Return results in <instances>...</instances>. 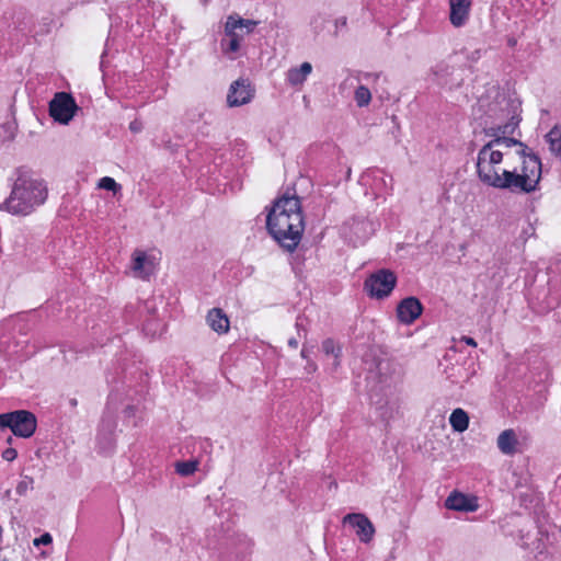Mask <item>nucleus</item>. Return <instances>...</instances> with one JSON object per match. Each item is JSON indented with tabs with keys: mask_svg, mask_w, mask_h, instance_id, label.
<instances>
[{
	"mask_svg": "<svg viewBox=\"0 0 561 561\" xmlns=\"http://www.w3.org/2000/svg\"><path fill=\"white\" fill-rule=\"evenodd\" d=\"M506 153L483 146L477 157L476 168L479 180L489 186L508 190L513 193H531L537 190L541 179V161L537 156L525 158L520 170H507L502 167Z\"/></svg>",
	"mask_w": 561,
	"mask_h": 561,
	"instance_id": "1",
	"label": "nucleus"
},
{
	"mask_svg": "<svg viewBox=\"0 0 561 561\" xmlns=\"http://www.w3.org/2000/svg\"><path fill=\"white\" fill-rule=\"evenodd\" d=\"M47 195L48 190L43 180L20 173L9 197L0 205V210L14 216H27L45 203Z\"/></svg>",
	"mask_w": 561,
	"mask_h": 561,
	"instance_id": "2",
	"label": "nucleus"
},
{
	"mask_svg": "<svg viewBox=\"0 0 561 561\" xmlns=\"http://www.w3.org/2000/svg\"><path fill=\"white\" fill-rule=\"evenodd\" d=\"M288 211L290 215H283L282 211L268 214L266 226L273 238L287 251H294L301 240L305 229L300 202H289Z\"/></svg>",
	"mask_w": 561,
	"mask_h": 561,
	"instance_id": "3",
	"label": "nucleus"
},
{
	"mask_svg": "<svg viewBox=\"0 0 561 561\" xmlns=\"http://www.w3.org/2000/svg\"><path fill=\"white\" fill-rule=\"evenodd\" d=\"M519 121L520 119L514 115L506 124L486 129V135L490 136L492 139L488 141L484 146H491V150H502L506 154V149L517 147L516 152L522 159V163L525 161V158L536 156L531 151H528V147L525 144L507 136L516 129V127L519 124Z\"/></svg>",
	"mask_w": 561,
	"mask_h": 561,
	"instance_id": "4",
	"label": "nucleus"
},
{
	"mask_svg": "<svg viewBox=\"0 0 561 561\" xmlns=\"http://www.w3.org/2000/svg\"><path fill=\"white\" fill-rule=\"evenodd\" d=\"M4 427H9L11 432L22 438L31 437L37 427V420L34 413L27 410H16L3 413Z\"/></svg>",
	"mask_w": 561,
	"mask_h": 561,
	"instance_id": "5",
	"label": "nucleus"
},
{
	"mask_svg": "<svg viewBox=\"0 0 561 561\" xmlns=\"http://www.w3.org/2000/svg\"><path fill=\"white\" fill-rule=\"evenodd\" d=\"M397 284V276L390 270H379L373 273L364 284L365 290L370 297L382 299L388 297Z\"/></svg>",
	"mask_w": 561,
	"mask_h": 561,
	"instance_id": "6",
	"label": "nucleus"
},
{
	"mask_svg": "<svg viewBox=\"0 0 561 561\" xmlns=\"http://www.w3.org/2000/svg\"><path fill=\"white\" fill-rule=\"evenodd\" d=\"M75 99L66 93L58 92L49 103V114L58 123L67 125L78 111Z\"/></svg>",
	"mask_w": 561,
	"mask_h": 561,
	"instance_id": "7",
	"label": "nucleus"
},
{
	"mask_svg": "<svg viewBox=\"0 0 561 561\" xmlns=\"http://www.w3.org/2000/svg\"><path fill=\"white\" fill-rule=\"evenodd\" d=\"M375 231L374 224L366 218H354L343 227V234L354 244L364 243Z\"/></svg>",
	"mask_w": 561,
	"mask_h": 561,
	"instance_id": "8",
	"label": "nucleus"
},
{
	"mask_svg": "<svg viewBox=\"0 0 561 561\" xmlns=\"http://www.w3.org/2000/svg\"><path fill=\"white\" fill-rule=\"evenodd\" d=\"M343 523L350 524L356 529V535L362 542L367 543L371 541L375 535V527L366 515L362 513H351L344 516Z\"/></svg>",
	"mask_w": 561,
	"mask_h": 561,
	"instance_id": "9",
	"label": "nucleus"
},
{
	"mask_svg": "<svg viewBox=\"0 0 561 561\" xmlns=\"http://www.w3.org/2000/svg\"><path fill=\"white\" fill-rule=\"evenodd\" d=\"M252 98L253 90L251 89L249 81L245 79H238L230 85L227 102L229 106H240L249 103Z\"/></svg>",
	"mask_w": 561,
	"mask_h": 561,
	"instance_id": "10",
	"label": "nucleus"
},
{
	"mask_svg": "<svg viewBox=\"0 0 561 561\" xmlns=\"http://www.w3.org/2000/svg\"><path fill=\"white\" fill-rule=\"evenodd\" d=\"M373 362L368 366L370 378H378L380 382H387L396 374L397 368L392 360L388 358H377L374 354H368Z\"/></svg>",
	"mask_w": 561,
	"mask_h": 561,
	"instance_id": "11",
	"label": "nucleus"
},
{
	"mask_svg": "<svg viewBox=\"0 0 561 561\" xmlns=\"http://www.w3.org/2000/svg\"><path fill=\"white\" fill-rule=\"evenodd\" d=\"M423 311V306L416 297H407L397 307V316L404 324L413 323Z\"/></svg>",
	"mask_w": 561,
	"mask_h": 561,
	"instance_id": "12",
	"label": "nucleus"
},
{
	"mask_svg": "<svg viewBox=\"0 0 561 561\" xmlns=\"http://www.w3.org/2000/svg\"><path fill=\"white\" fill-rule=\"evenodd\" d=\"M496 445L501 453L507 456H512L520 451L517 434L512 428L503 431L497 436Z\"/></svg>",
	"mask_w": 561,
	"mask_h": 561,
	"instance_id": "13",
	"label": "nucleus"
},
{
	"mask_svg": "<svg viewBox=\"0 0 561 561\" xmlns=\"http://www.w3.org/2000/svg\"><path fill=\"white\" fill-rule=\"evenodd\" d=\"M450 4V22L454 26L459 27L465 24L469 15V0H449Z\"/></svg>",
	"mask_w": 561,
	"mask_h": 561,
	"instance_id": "14",
	"label": "nucleus"
},
{
	"mask_svg": "<svg viewBox=\"0 0 561 561\" xmlns=\"http://www.w3.org/2000/svg\"><path fill=\"white\" fill-rule=\"evenodd\" d=\"M133 271L137 277L146 279L153 272V263L145 252L136 250L133 254Z\"/></svg>",
	"mask_w": 561,
	"mask_h": 561,
	"instance_id": "15",
	"label": "nucleus"
},
{
	"mask_svg": "<svg viewBox=\"0 0 561 561\" xmlns=\"http://www.w3.org/2000/svg\"><path fill=\"white\" fill-rule=\"evenodd\" d=\"M207 324L218 334L229 331V319L220 308H213L206 317Z\"/></svg>",
	"mask_w": 561,
	"mask_h": 561,
	"instance_id": "16",
	"label": "nucleus"
},
{
	"mask_svg": "<svg viewBox=\"0 0 561 561\" xmlns=\"http://www.w3.org/2000/svg\"><path fill=\"white\" fill-rule=\"evenodd\" d=\"M445 506L448 510L459 512H473L477 510V505L473 504L465 494L453 492L445 501Z\"/></svg>",
	"mask_w": 561,
	"mask_h": 561,
	"instance_id": "17",
	"label": "nucleus"
},
{
	"mask_svg": "<svg viewBox=\"0 0 561 561\" xmlns=\"http://www.w3.org/2000/svg\"><path fill=\"white\" fill-rule=\"evenodd\" d=\"M311 71H312L311 64L306 61V62H302L300 65V67L290 68L287 71L286 78L290 85H293V87L301 85L306 81L307 77L311 73Z\"/></svg>",
	"mask_w": 561,
	"mask_h": 561,
	"instance_id": "18",
	"label": "nucleus"
},
{
	"mask_svg": "<svg viewBox=\"0 0 561 561\" xmlns=\"http://www.w3.org/2000/svg\"><path fill=\"white\" fill-rule=\"evenodd\" d=\"M545 139L549 145L550 152L561 159V125L554 126L546 136Z\"/></svg>",
	"mask_w": 561,
	"mask_h": 561,
	"instance_id": "19",
	"label": "nucleus"
},
{
	"mask_svg": "<svg viewBox=\"0 0 561 561\" xmlns=\"http://www.w3.org/2000/svg\"><path fill=\"white\" fill-rule=\"evenodd\" d=\"M454 72V68L449 67L448 65L440 62L436 65L432 69V73L435 77V81L439 85H453V82L448 79L449 76H451Z\"/></svg>",
	"mask_w": 561,
	"mask_h": 561,
	"instance_id": "20",
	"label": "nucleus"
},
{
	"mask_svg": "<svg viewBox=\"0 0 561 561\" xmlns=\"http://www.w3.org/2000/svg\"><path fill=\"white\" fill-rule=\"evenodd\" d=\"M449 423L456 432H465L469 426V416L462 409H455L449 417Z\"/></svg>",
	"mask_w": 561,
	"mask_h": 561,
	"instance_id": "21",
	"label": "nucleus"
},
{
	"mask_svg": "<svg viewBox=\"0 0 561 561\" xmlns=\"http://www.w3.org/2000/svg\"><path fill=\"white\" fill-rule=\"evenodd\" d=\"M289 202H300L295 192L293 194L289 192L284 193L278 199L275 201L268 214H276V211H282L283 215H290L287 209Z\"/></svg>",
	"mask_w": 561,
	"mask_h": 561,
	"instance_id": "22",
	"label": "nucleus"
},
{
	"mask_svg": "<svg viewBox=\"0 0 561 561\" xmlns=\"http://www.w3.org/2000/svg\"><path fill=\"white\" fill-rule=\"evenodd\" d=\"M240 44L241 43H239L236 39V36L232 38V37H227L225 35V37L221 38V41H220V48H221V51L224 55H226L229 59L233 60V59H236V54L240 49Z\"/></svg>",
	"mask_w": 561,
	"mask_h": 561,
	"instance_id": "23",
	"label": "nucleus"
},
{
	"mask_svg": "<svg viewBox=\"0 0 561 561\" xmlns=\"http://www.w3.org/2000/svg\"><path fill=\"white\" fill-rule=\"evenodd\" d=\"M322 351L325 355H333L334 360V367H337L340 365L339 358L341 356L342 350L339 345L335 344V342L332 339H325L322 342Z\"/></svg>",
	"mask_w": 561,
	"mask_h": 561,
	"instance_id": "24",
	"label": "nucleus"
},
{
	"mask_svg": "<svg viewBox=\"0 0 561 561\" xmlns=\"http://www.w3.org/2000/svg\"><path fill=\"white\" fill-rule=\"evenodd\" d=\"M225 35L227 37H234L236 39L241 43L247 35L245 32H241L239 27L234 24V20L232 18H227V21L225 23Z\"/></svg>",
	"mask_w": 561,
	"mask_h": 561,
	"instance_id": "25",
	"label": "nucleus"
},
{
	"mask_svg": "<svg viewBox=\"0 0 561 561\" xmlns=\"http://www.w3.org/2000/svg\"><path fill=\"white\" fill-rule=\"evenodd\" d=\"M228 18H232L234 20V24L239 27L241 32H245V34H251L255 26L259 24L257 21L247 20L240 18L238 14H231Z\"/></svg>",
	"mask_w": 561,
	"mask_h": 561,
	"instance_id": "26",
	"label": "nucleus"
},
{
	"mask_svg": "<svg viewBox=\"0 0 561 561\" xmlns=\"http://www.w3.org/2000/svg\"><path fill=\"white\" fill-rule=\"evenodd\" d=\"M354 99L359 107L367 106L371 101V93L365 85H359L355 90Z\"/></svg>",
	"mask_w": 561,
	"mask_h": 561,
	"instance_id": "27",
	"label": "nucleus"
},
{
	"mask_svg": "<svg viewBox=\"0 0 561 561\" xmlns=\"http://www.w3.org/2000/svg\"><path fill=\"white\" fill-rule=\"evenodd\" d=\"M197 461H179L175 463V471L183 477H188L197 470Z\"/></svg>",
	"mask_w": 561,
	"mask_h": 561,
	"instance_id": "28",
	"label": "nucleus"
},
{
	"mask_svg": "<svg viewBox=\"0 0 561 561\" xmlns=\"http://www.w3.org/2000/svg\"><path fill=\"white\" fill-rule=\"evenodd\" d=\"M34 480L31 477H24L23 480L19 482L16 485V493L20 495H25L27 491L33 489Z\"/></svg>",
	"mask_w": 561,
	"mask_h": 561,
	"instance_id": "29",
	"label": "nucleus"
},
{
	"mask_svg": "<svg viewBox=\"0 0 561 561\" xmlns=\"http://www.w3.org/2000/svg\"><path fill=\"white\" fill-rule=\"evenodd\" d=\"M99 187L112 191L114 193L121 188V186L115 182V180L108 176H104L100 180Z\"/></svg>",
	"mask_w": 561,
	"mask_h": 561,
	"instance_id": "30",
	"label": "nucleus"
},
{
	"mask_svg": "<svg viewBox=\"0 0 561 561\" xmlns=\"http://www.w3.org/2000/svg\"><path fill=\"white\" fill-rule=\"evenodd\" d=\"M18 456V451L14 448H7L2 453V458L7 461H13Z\"/></svg>",
	"mask_w": 561,
	"mask_h": 561,
	"instance_id": "31",
	"label": "nucleus"
},
{
	"mask_svg": "<svg viewBox=\"0 0 561 561\" xmlns=\"http://www.w3.org/2000/svg\"><path fill=\"white\" fill-rule=\"evenodd\" d=\"M50 542H51V536H50L48 533H46V534L42 535L39 538H36V539L34 540V545H35V546H38V545H48V543H50Z\"/></svg>",
	"mask_w": 561,
	"mask_h": 561,
	"instance_id": "32",
	"label": "nucleus"
},
{
	"mask_svg": "<svg viewBox=\"0 0 561 561\" xmlns=\"http://www.w3.org/2000/svg\"><path fill=\"white\" fill-rule=\"evenodd\" d=\"M318 369V366L314 362H312L311 359H308L307 360V365L305 367V371L308 374V375H312L317 371Z\"/></svg>",
	"mask_w": 561,
	"mask_h": 561,
	"instance_id": "33",
	"label": "nucleus"
},
{
	"mask_svg": "<svg viewBox=\"0 0 561 561\" xmlns=\"http://www.w3.org/2000/svg\"><path fill=\"white\" fill-rule=\"evenodd\" d=\"M142 128V125L140 122L138 121H134L129 124V129L133 131V133H139Z\"/></svg>",
	"mask_w": 561,
	"mask_h": 561,
	"instance_id": "34",
	"label": "nucleus"
},
{
	"mask_svg": "<svg viewBox=\"0 0 561 561\" xmlns=\"http://www.w3.org/2000/svg\"><path fill=\"white\" fill-rule=\"evenodd\" d=\"M461 341H463L466 344H468L470 346H473V347L477 346V342L470 336H462Z\"/></svg>",
	"mask_w": 561,
	"mask_h": 561,
	"instance_id": "35",
	"label": "nucleus"
},
{
	"mask_svg": "<svg viewBox=\"0 0 561 561\" xmlns=\"http://www.w3.org/2000/svg\"><path fill=\"white\" fill-rule=\"evenodd\" d=\"M288 345H289L290 347H293V348H297V347H298V341H297V339H295V337L289 339V340H288Z\"/></svg>",
	"mask_w": 561,
	"mask_h": 561,
	"instance_id": "36",
	"label": "nucleus"
},
{
	"mask_svg": "<svg viewBox=\"0 0 561 561\" xmlns=\"http://www.w3.org/2000/svg\"><path fill=\"white\" fill-rule=\"evenodd\" d=\"M300 355H301V357H302L304 359H306V360L310 359V358H309V352H308V350H307L306 347H304V348L301 350Z\"/></svg>",
	"mask_w": 561,
	"mask_h": 561,
	"instance_id": "37",
	"label": "nucleus"
},
{
	"mask_svg": "<svg viewBox=\"0 0 561 561\" xmlns=\"http://www.w3.org/2000/svg\"><path fill=\"white\" fill-rule=\"evenodd\" d=\"M0 427H4V416H3V413L0 414Z\"/></svg>",
	"mask_w": 561,
	"mask_h": 561,
	"instance_id": "38",
	"label": "nucleus"
},
{
	"mask_svg": "<svg viewBox=\"0 0 561 561\" xmlns=\"http://www.w3.org/2000/svg\"><path fill=\"white\" fill-rule=\"evenodd\" d=\"M300 325H301V324L299 323V321H297L296 327L299 329V328H300Z\"/></svg>",
	"mask_w": 561,
	"mask_h": 561,
	"instance_id": "39",
	"label": "nucleus"
},
{
	"mask_svg": "<svg viewBox=\"0 0 561 561\" xmlns=\"http://www.w3.org/2000/svg\"><path fill=\"white\" fill-rule=\"evenodd\" d=\"M11 442H12V437H9L8 443L11 444Z\"/></svg>",
	"mask_w": 561,
	"mask_h": 561,
	"instance_id": "40",
	"label": "nucleus"
}]
</instances>
